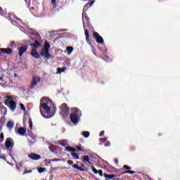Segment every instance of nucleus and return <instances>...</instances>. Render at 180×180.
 Masks as SVG:
<instances>
[{
    "label": "nucleus",
    "mask_w": 180,
    "mask_h": 180,
    "mask_svg": "<svg viewBox=\"0 0 180 180\" xmlns=\"http://www.w3.org/2000/svg\"><path fill=\"white\" fill-rule=\"evenodd\" d=\"M39 110L41 112V116L45 119H51L53 117L54 115H56V112H57V108L54 103L50 98L47 97H43L40 100V106Z\"/></svg>",
    "instance_id": "nucleus-1"
},
{
    "label": "nucleus",
    "mask_w": 180,
    "mask_h": 180,
    "mask_svg": "<svg viewBox=\"0 0 180 180\" xmlns=\"http://www.w3.org/2000/svg\"><path fill=\"white\" fill-rule=\"evenodd\" d=\"M72 113L70 115V120L73 124H78L81 121V117L82 114L81 110L77 108H72Z\"/></svg>",
    "instance_id": "nucleus-2"
},
{
    "label": "nucleus",
    "mask_w": 180,
    "mask_h": 180,
    "mask_svg": "<svg viewBox=\"0 0 180 180\" xmlns=\"http://www.w3.org/2000/svg\"><path fill=\"white\" fill-rule=\"evenodd\" d=\"M94 4H95V0L91 1L89 3H87L83 8V13H82V22H83V27L85 29V23H86V25H89V17H88V15H86V11H88L89 8H91V6H92V5H94Z\"/></svg>",
    "instance_id": "nucleus-3"
},
{
    "label": "nucleus",
    "mask_w": 180,
    "mask_h": 180,
    "mask_svg": "<svg viewBox=\"0 0 180 180\" xmlns=\"http://www.w3.org/2000/svg\"><path fill=\"white\" fill-rule=\"evenodd\" d=\"M50 50V44L49 42H46L44 45V47L41 50L40 56L46 58V60H50L51 58V56L49 51Z\"/></svg>",
    "instance_id": "nucleus-4"
},
{
    "label": "nucleus",
    "mask_w": 180,
    "mask_h": 180,
    "mask_svg": "<svg viewBox=\"0 0 180 180\" xmlns=\"http://www.w3.org/2000/svg\"><path fill=\"white\" fill-rule=\"evenodd\" d=\"M5 105H6L12 112H15V109H16V102L12 101L11 97H8V100L5 101Z\"/></svg>",
    "instance_id": "nucleus-5"
},
{
    "label": "nucleus",
    "mask_w": 180,
    "mask_h": 180,
    "mask_svg": "<svg viewBox=\"0 0 180 180\" xmlns=\"http://www.w3.org/2000/svg\"><path fill=\"white\" fill-rule=\"evenodd\" d=\"M69 113L70 108H68L67 104H62V105L60 106V115H62V116H68Z\"/></svg>",
    "instance_id": "nucleus-6"
},
{
    "label": "nucleus",
    "mask_w": 180,
    "mask_h": 180,
    "mask_svg": "<svg viewBox=\"0 0 180 180\" xmlns=\"http://www.w3.org/2000/svg\"><path fill=\"white\" fill-rule=\"evenodd\" d=\"M40 81H41L40 77H34L32 78V81L31 85H30L31 89H33L34 88H36V86L37 85V84H39V82H40Z\"/></svg>",
    "instance_id": "nucleus-7"
},
{
    "label": "nucleus",
    "mask_w": 180,
    "mask_h": 180,
    "mask_svg": "<svg viewBox=\"0 0 180 180\" xmlns=\"http://www.w3.org/2000/svg\"><path fill=\"white\" fill-rule=\"evenodd\" d=\"M93 37L96 39V41L98 44H103V38H102L98 32H94L93 33Z\"/></svg>",
    "instance_id": "nucleus-8"
},
{
    "label": "nucleus",
    "mask_w": 180,
    "mask_h": 180,
    "mask_svg": "<svg viewBox=\"0 0 180 180\" xmlns=\"http://www.w3.org/2000/svg\"><path fill=\"white\" fill-rule=\"evenodd\" d=\"M18 54L20 57H22L26 51H27V46H23L18 48Z\"/></svg>",
    "instance_id": "nucleus-9"
},
{
    "label": "nucleus",
    "mask_w": 180,
    "mask_h": 180,
    "mask_svg": "<svg viewBox=\"0 0 180 180\" xmlns=\"http://www.w3.org/2000/svg\"><path fill=\"white\" fill-rule=\"evenodd\" d=\"M28 157L30 158V160H32V161H39V160L41 158L40 155L36 153H30L28 155Z\"/></svg>",
    "instance_id": "nucleus-10"
},
{
    "label": "nucleus",
    "mask_w": 180,
    "mask_h": 180,
    "mask_svg": "<svg viewBox=\"0 0 180 180\" xmlns=\"http://www.w3.org/2000/svg\"><path fill=\"white\" fill-rule=\"evenodd\" d=\"M16 134H18V136H25L26 134V128L20 127L16 131Z\"/></svg>",
    "instance_id": "nucleus-11"
},
{
    "label": "nucleus",
    "mask_w": 180,
    "mask_h": 180,
    "mask_svg": "<svg viewBox=\"0 0 180 180\" xmlns=\"http://www.w3.org/2000/svg\"><path fill=\"white\" fill-rule=\"evenodd\" d=\"M27 139H28V141L30 142V146H33V144H34V143H36V137H34V135H30V134H29Z\"/></svg>",
    "instance_id": "nucleus-12"
},
{
    "label": "nucleus",
    "mask_w": 180,
    "mask_h": 180,
    "mask_svg": "<svg viewBox=\"0 0 180 180\" xmlns=\"http://www.w3.org/2000/svg\"><path fill=\"white\" fill-rule=\"evenodd\" d=\"M31 56L34 57V58H40V55H39V53H37V49H32Z\"/></svg>",
    "instance_id": "nucleus-13"
},
{
    "label": "nucleus",
    "mask_w": 180,
    "mask_h": 180,
    "mask_svg": "<svg viewBox=\"0 0 180 180\" xmlns=\"http://www.w3.org/2000/svg\"><path fill=\"white\" fill-rule=\"evenodd\" d=\"M0 51L3 53V54H12V49H5V48H1Z\"/></svg>",
    "instance_id": "nucleus-14"
},
{
    "label": "nucleus",
    "mask_w": 180,
    "mask_h": 180,
    "mask_svg": "<svg viewBox=\"0 0 180 180\" xmlns=\"http://www.w3.org/2000/svg\"><path fill=\"white\" fill-rule=\"evenodd\" d=\"M12 141H13V139L11 138H8L6 141V148H11L12 147Z\"/></svg>",
    "instance_id": "nucleus-15"
},
{
    "label": "nucleus",
    "mask_w": 180,
    "mask_h": 180,
    "mask_svg": "<svg viewBox=\"0 0 180 180\" xmlns=\"http://www.w3.org/2000/svg\"><path fill=\"white\" fill-rule=\"evenodd\" d=\"M84 29V34L86 36V40L87 41V43H89V32L88 31V30H86V27H85Z\"/></svg>",
    "instance_id": "nucleus-16"
},
{
    "label": "nucleus",
    "mask_w": 180,
    "mask_h": 180,
    "mask_svg": "<svg viewBox=\"0 0 180 180\" xmlns=\"http://www.w3.org/2000/svg\"><path fill=\"white\" fill-rule=\"evenodd\" d=\"M30 46H32V49L37 50V49H39V47H40V43H39V41H35V42L34 44H31Z\"/></svg>",
    "instance_id": "nucleus-17"
},
{
    "label": "nucleus",
    "mask_w": 180,
    "mask_h": 180,
    "mask_svg": "<svg viewBox=\"0 0 180 180\" xmlns=\"http://www.w3.org/2000/svg\"><path fill=\"white\" fill-rule=\"evenodd\" d=\"M66 51H68V56H71L72 51H74V48H72V46H68L66 48Z\"/></svg>",
    "instance_id": "nucleus-18"
},
{
    "label": "nucleus",
    "mask_w": 180,
    "mask_h": 180,
    "mask_svg": "<svg viewBox=\"0 0 180 180\" xmlns=\"http://www.w3.org/2000/svg\"><path fill=\"white\" fill-rule=\"evenodd\" d=\"M65 151H68L69 153H76L77 149L68 146L65 148Z\"/></svg>",
    "instance_id": "nucleus-19"
},
{
    "label": "nucleus",
    "mask_w": 180,
    "mask_h": 180,
    "mask_svg": "<svg viewBox=\"0 0 180 180\" xmlns=\"http://www.w3.org/2000/svg\"><path fill=\"white\" fill-rule=\"evenodd\" d=\"M84 162H86V164H91V159L89 158V156L85 155L83 158Z\"/></svg>",
    "instance_id": "nucleus-20"
},
{
    "label": "nucleus",
    "mask_w": 180,
    "mask_h": 180,
    "mask_svg": "<svg viewBox=\"0 0 180 180\" xmlns=\"http://www.w3.org/2000/svg\"><path fill=\"white\" fill-rule=\"evenodd\" d=\"M81 134L83 136V137H84V139H88V137L90 136V133L88 131H82Z\"/></svg>",
    "instance_id": "nucleus-21"
},
{
    "label": "nucleus",
    "mask_w": 180,
    "mask_h": 180,
    "mask_svg": "<svg viewBox=\"0 0 180 180\" xmlns=\"http://www.w3.org/2000/svg\"><path fill=\"white\" fill-rule=\"evenodd\" d=\"M108 139H109V138L105 137L104 139H102V138L99 139V141H100L99 145L103 146V143H106V141H108Z\"/></svg>",
    "instance_id": "nucleus-22"
},
{
    "label": "nucleus",
    "mask_w": 180,
    "mask_h": 180,
    "mask_svg": "<svg viewBox=\"0 0 180 180\" xmlns=\"http://www.w3.org/2000/svg\"><path fill=\"white\" fill-rule=\"evenodd\" d=\"M18 43L15 42V41H12L10 43L9 47H11V49H15L16 48V46H18Z\"/></svg>",
    "instance_id": "nucleus-23"
},
{
    "label": "nucleus",
    "mask_w": 180,
    "mask_h": 180,
    "mask_svg": "<svg viewBox=\"0 0 180 180\" xmlns=\"http://www.w3.org/2000/svg\"><path fill=\"white\" fill-rule=\"evenodd\" d=\"M67 143H68V141H67V139H64V140L60 141L59 144L60 146L65 147V146H67Z\"/></svg>",
    "instance_id": "nucleus-24"
},
{
    "label": "nucleus",
    "mask_w": 180,
    "mask_h": 180,
    "mask_svg": "<svg viewBox=\"0 0 180 180\" xmlns=\"http://www.w3.org/2000/svg\"><path fill=\"white\" fill-rule=\"evenodd\" d=\"M14 126H15V124H13V122H12V121H9V122L7 123V127H8V129H12Z\"/></svg>",
    "instance_id": "nucleus-25"
},
{
    "label": "nucleus",
    "mask_w": 180,
    "mask_h": 180,
    "mask_svg": "<svg viewBox=\"0 0 180 180\" xmlns=\"http://www.w3.org/2000/svg\"><path fill=\"white\" fill-rule=\"evenodd\" d=\"M124 174H130L131 175H133V174H136V172H134L133 170H127V171L122 172V175H123Z\"/></svg>",
    "instance_id": "nucleus-26"
},
{
    "label": "nucleus",
    "mask_w": 180,
    "mask_h": 180,
    "mask_svg": "<svg viewBox=\"0 0 180 180\" xmlns=\"http://www.w3.org/2000/svg\"><path fill=\"white\" fill-rule=\"evenodd\" d=\"M104 176H105V178H108V179H113L115 178V175L114 174H105Z\"/></svg>",
    "instance_id": "nucleus-27"
},
{
    "label": "nucleus",
    "mask_w": 180,
    "mask_h": 180,
    "mask_svg": "<svg viewBox=\"0 0 180 180\" xmlns=\"http://www.w3.org/2000/svg\"><path fill=\"white\" fill-rule=\"evenodd\" d=\"M57 70H58V72H56V74H61L62 72H64V71H65V70H67V68H58Z\"/></svg>",
    "instance_id": "nucleus-28"
},
{
    "label": "nucleus",
    "mask_w": 180,
    "mask_h": 180,
    "mask_svg": "<svg viewBox=\"0 0 180 180\" xmlns=\"http://www.w3.org/2000/svg\"><path fill=\"white\" fill-rule=\"evenodd\" d=\"M8 15H9L8 19H10V20H11L12 25H15V23H16V20H12V18H13V15L11 13H8Z\"/></svg>",
    "instance_id": "nucleus-29"
},
{
    "label": "nucleus",
    "mask_w": 180,
    "mask_h": 180,
    "mask_svg": "<svg viewBox=\"0 0 180 180\" xmlns=\"http://www.w3.org/2000/svg\"><path fill=\"white\" fill-rule=\"evenodd\" d=\"M71 155L72 158H74L75 160H79V155L75 153H72Z\"/></svg>",
    "instance_id": "nucleus-30"
},
{
    "label": "nucleus",
    "mask_w": 180,
    "mask_h": 180,
    "mask_svg": "<svg viewBox=\"0 0 180 180\" xmlns=\"http://www.w3.org/2000/svg\"><path fill=\"white\" fill-rule=\"evenodd\" d=\"M29 124H30V130H28V133H31L32 129L33 127V122H32V120H30L29 121Z\"/></svg>",
    "instance_id": "nucleus-31"
},
{
    "label": "nucleus",
    "mask_w": 180,
    "mask_h": 180,
    "mask_svg": "<svg viewBox=\"0 0 180 180\" xmlns=\"http://www.w3.org/2000/svg\"><path fill=\"white\" fill-rule=\"evenodd\" d=\"M20 106L21 110H23V112L26 111V108L25 107V105H23L22 103H20Z\"/></svg>",
    "instance_id": "nucleus-32"
},
{
    "label": "nucleus",
    "mask_w": 180,
    "mask_h": 180,
    "mask_svg": "<svg viewBox=\"0 0 180 180\" xmlns=\"http://www.w3.org/2000/svg\"><path fill=\"white\" fill-rule=\"evenodd\" d=\"M32 169L30 170H25L23 172V175H26V174H32Z\"/></svg>",
    "instance_id": "nucleus-33"
},
{
    "label": "nucleus",
    "mask_w": 180,
    "mask_h": 180,
    "mask_svg": "<svg viewBox=\"0 0 180 180\" xmlns=\"http://www.w3.org/2000/svg\"><path fill=\"white\" fill-rule=\"evenodd\" d=\"M91 169L94 174H98V170L94 166H91Z\"/></svg>",
    "instance_id": "nucleus-34"
},
{
    "label": "nucleus",
    "mask_w": 180,
    "mask_h": 180,
    "mask_svg": "<svg viewBox=\"0 0 180 180\" xmlns=\"http://www.w3.org/2000/svg\"><path fill=\"white\" fill-rule=\"evenodd\" d=\"M20 30H21V32H23V33H25L26 34H27L26 30H25L23 27H20Z\"/></svg>",
    "instance_id": "nucleus-35"
},
{
    "label": "nucleus",
    "mask_w": 180,
    "mask_h": 180,
    "mask_svg": "<svg viewBox=\"0 0 180 180\" xmlns=\"http://www.w3.org/2000/svg\"><path fill=\"white\" fill-rule=\"evenodd\" d=\"M57 0H51V4L55 8H57V4H56Z\"/></svg>",
    "instance_id": "nucleus-36"
},
{
    "label": "nucleus",
    "mask_w": 180,
    "mask_h": 180,
    "mask_svg": "<svg viewBox=\"0 0 180 180\" xmlns=\"http://www.w3.org/2000/svg\"><path fill=\"white\" fill-rule=\"evenodd\" d=\"M104 146H105V147H110V143L109 141H106Z\"/></svg>",
    "instance_id": "nucleus-37"
},
{
    "label": "nucleus",
    "mask_w": 180,
    "mask_h": 180,
    "mask_svg": "<svg viewBox=\"0 0 180 180\" xmlns=\"http://www.w3.org/2000/svg\"><path fill=\"white\" fill-rule=\"evenodd\" d=\"M98 174L100 176H103V172L102 170H98Z\"/></svg>",
    "instance_id": "nucleus-38"
},
{
    "label": "nucleus",
    "mask_w": 180,
    "mask_h": 180,
    "mask_svg": "<svg viewBox=\"0 0 180 180\" xmlns=\"http://www.w3.org/2000/svg\"><path fill=\"white\" fill-rule=\"evenodd\" d=\"M52 161L54 162H60V161H61V159H58V158H56V159H53Z\"/></svg>",
    "instance_id": "nucleus-39"
},
{
    "label": "nucleus",
    "mask_w": 180,
    "mask_h": 180,
    "mask_svg": "<svg viewBox=\"0 0 180 180\" xmlns=\"http://www.w3.org/2000/svg\"><path fill=\"white\" fill-rule=\"evenodd\" d=\"M72 167L75 169H78V168H79V166H78V164H75L72 165Z\"/></svg>",
    "instance_id": "nucleus-40"
},
{
    "label": "nucleus",
    "mask_w": 180,
    "mask_h": 180,
    "mask_svg": "<svg viewBox=\"0 0 180 180\" xmlns=\"http://www.w3.org/2000/svg\"><path fill=\"white\" fill-rule=\"evenodd\" d=\"M105 135V131H102L101 132H100L99 134V137H103V136Z\"/></svg>",
    "instance_id": "nucleus-41"
},
{
    "label": "nucleus",
    "mask_w": 180,
    "mask_h": 180,
    "mask_svg": "<svg viewBox=\"0 0 180 180\" xmlns=\"http://www.w3.org/2000/svg\"><path fill=\"white\" fill-rule=\"evenodd\" d=\"M68 165H72V164H74V161H72V160H68Z\"/></svg>",
    "instance_id": "nucleus-42"
},
{
    "label": "nucleus",
    "mask_w": 180,
    "mask_h": 180,
    "mask_svg": "<svg viewBox=\"0 0 180 180\" xmlns=\"http://www.w3.org/2000/svg\"><path fill=\"white\" fill-rule=\"evenodd\" d=\"M124 168V169H131V167H129L128 165H124L123 167Z\"/></svg>",
    "instance_id": "nucleus-43"
},
{
    "label": "nucleus",
    "mask_w": 180,
    "mask_h": 180,
    "mask_svg": "<svg viewBox=\"0 0 180 180\" xmlns=\"http://www.w3.org/2000/svg\"><path fill=\"white\" fill-rule=\"evenodd\" d=\"M49 148L50 151H51L52 153H54V149L53 148L52 146H49Z\"/></svg>",
    "instance_id": "nucleus-44"
},
{
    "label": "nucleus",
    "mask_w": 180,
    "mask_h": 180,
    "mask_svg": "<svg viewBox=\"0 0 180 180\" xmlns=\"http://www.w3.org/2000/svg\"><path fill=\"white\" fill-rule=\"evenodd\" d=\"M44 172V169H43V168H41V169H38V172L39 173V174H41L42 172Z\"/></svg>",
    "instance_id": "nucleus-45"
},
{
    "label": "nucleus",
    "mask_w": 180,
    "mask_h": 180,
    "mask_svg": "<svg viewBox=\"0 0 180 180\" xmlns=\"http://www.w3.org/2000/svg\"><path fill=\"white\" fill-rule=\"evenodd\" d=\"M77 169H79V171H81L82 172H84V171H85V169H84V168H82L79 166V168Z\"/></svg>",
    "instance_id": "nucleus-46"
},
{
    "label": "nucleus",
    "mask_w": 180,
    "mask_h": 180,
    "mask_svg": "<svg viewBox=\"0 0 180 180\" xmlns=\"http://www.w3.org/2000/svg\"><path fill=\"white\" fill-rule=\"evenodd\" d=\"M0 15L1 16H4V11H2V8L0 7Z\"/></svg>",
    "instance_id": "nucleus-47"
},
{
    "label": "nucleus",
    "mask_w": 180,
    "mask_h": 180,
    "mask_svg": "<svg viewBox=\"0 0 180 180\" xmlns=\"http://www.w3.org/2000/svg\"><path fill=\"white\" fill-rule=\"evenodd\" d=\"M15 20H18V22H20L21 23H23V22H22V20L20 18H15Z\"/></svg>",
    "instance_id": "nucleus-48"
},
{
    "label": "nucleus",
    "mask_w": 180,
    "mask_h": 180,
    "mask_svg": "<svg viewBox=\"0 0 180 180\" xmlns=\"http://www.w3.org/2000/svg\"><path fill=\"white\" fill-rule=\"evenodd\" d=\"M78 151H82V149L79 146H77Z\"/></svg>",
    "instance_id": "nucleus-49"
},
{
    "label": "nucleus",
    "mask_w": 180,
    "mask_h": 180,
    "mask_svg": "<svg viewBox=\"0 0 180 180\" xmlns=\"http://www.w3.org/2000/svg\"><path fill=\"white\" fill-rule=\"evenodd\" d=\"M59 32H67V30H65V29H62V30H60Z\"/></svg>",
    "instance_id": "nucleus-50"
},
{
    "label": "nucleus",
    "mask_w": 180,
    "mask_h": 180,
    "mask_svg": "<svg viewBox=\"0 0 180 180\" xmlns=\"http://www.w3.org/2000/svg\"><path fill=\"white\" fill-rule=\"evenodd\" d=\"M0 158H1V160H4L5 161H6V158L4 156L0 157Z\"/></svg>",
    "instance_id": "nucleus-51"
},
{
    "label": "nucleus",
    "mask_w": 180,
    "mask_h": 180,
    "mask_svg": "<svg viewBox=\"0 0 180 180\" xmlns=\"http://www.w3.org/2000/svg\"><path fill=\"white\" fill-rule=\"evenodd\" d=\"M115 164H119V160L117 159H115Z\"/></svg>",
    "instance_id": "nucleus-52"
},
{
    "label": "nucleus",
    "mask_w": 180,
    "mask_h": 180,
    "mask_svg": "<svg viewBox=\"0 0 180 180\" xmlns=\"http://www.w3.org/2000/svg\"><path fill=\"white\" fill-rule=\"evenodd\" d=\"M16 169L18 170L20 169V167L18 165V164H16Z\"/></svg>",
    "instance_id": "nucleus-53"
},
{
    "label": "nucleus",
    "mask_w": 180,
    "mask_h": 180,
    "mask_svg": "<svg viewBox=\"0 0 180 180\" xmlns=\"http://www.w3.org/2000/svg\"><path fill=\"white\" fill-rule=\"evenodd\" d=\"M0 137H1V139H4V133H1V134H0Z\"/></svg>",
    "instance_id": "nucleus-54"
},
{
    "label": "nucleus",
    "mask_w": 180,
    "mask_h": 180,
    "mask_svg": "<svg viewBox=\"0 0 180 180\" xmlns=\"http://www.w3.org/2000/svg\"><path fill=\"white\" fill-rule=\"evenodd\" d=\"M0 81H1V82H4V77H0Z\"/></svg>",
    "instance_id": "nucleus-55"
},
{
    "label": "nucleus",
    "mask_w": 180,
    "mask_h": 180,
    "mask_svg": "<svg viewBox=\"0 0 180 180\" xmlns=\"http://www.w3.org/2000/svg\"><path fill=\"white\" fill-rule=\"evenodd\" d=\"M10 157H11L12 160H15V158H13V156H12V155L11 153H9Z\"/></svg>",
    "instance_id": "nucleus-56"
},
{
    "label": "nucleus",
    "mask_w": 180,
    "mask_h": 180,
    "mask_svg": "<svg viewBox=\"0 0 180 180\" xmlns=\"http://www.w3.org/2000/svg\"><path fill=\"white\" fill-rule=\"evenodd\" d=\"M28 31H29V32H30V31L32 32V31H33V30H32V29L29 28V29H28Z\"/></svg>",
    "instance_id": "nucleus-57"
},
{
    "label": "nucleus",
    "mask_w": 180,
    "mask_h": 180,
    "mask_svg": "<svg viewBox=\"0 0 180 180\" xmlns=\"http://www.w3.org/2000/svg\"><path fill=\"white\" fill-rule=\"evenodd\" d=\"M33 9H34V8H33V7H32L31 8H30V10L32 11H33Z\"/></svg>",
    "instance_id": "nucleus-58"
},
{
    "label": "nucleus",
    "mask_w": 180,
    "mask_h": 180,
    "mask_svg": "<svg viewBox=\"0 0 180 180\" xmlns=\"http://www.w3.org/2000/svg\"><path fill=\"white\" fill-rule=\"evenodd\" d=\"M20 167H22V163H19Z\"/></svg>",
    "instance_id": "nucleus-59"
},
{
    "label": "nucleus",
    "mask_w": 180,
    "mask_h": 180,
    "mask_svg": "<svg viewBox=\"0 0 180 180\" xmlns=\"http://www.w3.org/2000/svg\"><path fill=\"white\" fill-rule=\"evenodd\" d=\"M7 164H9V165H11V163L9 162H7Z\"/></svg>",
    "instance_id": "nucleus-60"
},
{
    "label": "nucleus",
    "mask_w": 180,
    "mask_h": 180,
    "mask_svg": "<svg viewBox=\"0 0 180 180\" xmlns=\"http://www.w3.org/2000/svg\"><path fill=\"white\" fill-rule=\"evenodd\" d=\"M14 75H15V77H16V74H15Z\"/></svg>",
    "instance_id": "nucleus-61"
},
{
    "label": "nucleus",
    "mask_w": 180,
    "mask_h": 180,
    "mask_svg": "<svg viewBox=\"0 0 180 180\" xmlns=\"http://www.w3.org/2000/svg\"><path fill=\"white\" fill-rule=\"evenodd\" d=\"M84 1H86V0H84Z\"/></svg>",
    "instance_id": "nucleus-62"
}]
</instances>
